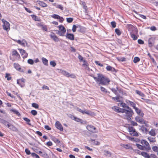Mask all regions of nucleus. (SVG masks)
<instances>
[{
	"label": "nucleus",
	"mask_w": 158,
	"mask_h": 158,
	"mask_svg": "<svg viewBox=\"0 0 158 158\" xmlns=\"http://www.w3.org/2000/svg\"><path fill=\"white\" fill-rule=\"evenodd\" d=\"M5 77L7 78V80L9 81L11 79V77L10 76L9 74L6 73V75Z\"/></svg>",
	"instance_id": "48"
},
{
	"label": "nucleus",
	"mask_w": 158,
	"mask_h": 158,
	"mask_svg": "<svg viewBox=\"0 0 158 158\" xmlns=\"http://www.w3.org/2000/svg\"><path fill=\"white\" fill-rule=\"evenodd\" d=\"M60 73L64 75L66 77H69V73L65 70H60Z\"/></svg>",
	"instance_id": "28"
},
{
	"label": "nucleus",
	"mask_w": 158,
	"mask_h": 158,
	"mask_svg": "<svg viewBox=\"0 0 158 158\" xmlns=\"http://www.w3.org/2000/svg\"><path fill=\"white\" fill-rule=\"evenodd\" d=\"M66 20L68 23H71L73 22V19L72 18H67Z\"/></svg>",
	"instance_id": "50"
},
{
	"label": "nucleus",
	"mask_w": 158,
	"mask_h": 158,
	"mask_svg": "<svg viewBox=\"0 0 158 158\" xmlns=\"http://www.w3.org/2000/svg\"><path fill=\"white\" fill-rule=\"evenodd\" d=\"M41 28L43 30L46 31H48V29L46 26L43 25V26L41 27Z\"/></svg>",
	"instance_id": "56"
},
{
	"label": "nucleus",
	"mask_w": 158,
	"mask_h": 158,
	"mask_svg": "<svg viewBox=\"0 0 158 158\" xmlns=\"http://www.w3.org/2000/svg\"><path fill=\"white\" fill-rule=\"evenodd\" d=\"M31 113L33 115L35 116L37 114V111L35 110H32L31 111Z\"/></svg>",
	"instance_id": "51"
},
{
	"label": "nucleus",
	"mask_w": 158,
	"mask_h": 158,
	"mask_svg": "<svg viewBox=\"0 0 158 158\" xmlns=\"http://www.w3.org/2000/svg\"><path fill=\"white\" fill-rule=\"evenodd\" d=\"M42 88L43 89H47L48 90H49V88L47 86L45 85H44L42 87Z\"/></svg>",
	"instance_id": "57"
},
{
	"label": "nucleus",
	"mask_w": 158,
	"mask_h": 158,
	"mask_svg": "<svg viewBox=\"0 0 158 158\" xmlns=\"http://www.w3.org/2000/svg\"><path fill=\"white\" fill-rule=\"evenodd\" d=\"M128 110L124 109V113H125L126 114L124 116V119L130 121L131 120V117H132L133 112L131 108L130 109H127Z\"/></svg>",
	"instance_id": "4"
},
{
	"label": "nucleus",
	"mask_w": 158,
	"mask_h": 158,
	"mask_svg": "<svg viewBox=\"0 0 158 158\" xmlns=\"http://www.w3.org/2000/svg\"><path fill=\"white\" fill-rule=\"evenodd\" d=\"M112 99L116 102H120V97L119 96H117L115 97H112Z\"/></svg>",
	"instance_id": "38"
},
{
	"label": "nucleus",
	"mask_w": 158,
	"mask_h": 158,
	"mask_svg": "<svg viewBox=\"0 0 158 158\" xmlns=\"http://www.w3.org/2000/svg\"><path fill=\"white\" fill-rule=\"evenodd\" d=\"M115 31L118 35L119 36L121 35V32L118 29H115Z\"/></svg>",
	"instance_id": "41"
},
{
	"label": "nucleus",
	"mask_w": 158,
	"mask_h": 158,
	"mask_svg": "<svg viewBox=\"0 0 158 158\" xmlns=\"http://www.w3.org/2000/svg\"><path fill=\"white\" fill-rule=\"evenodd\" d=\"M52 139L53 141L56 144H59L60 143V141L55 137H52Z\"/></svg>",
	"instance_id": "29"
},
{
	"label": "nucleus",
	"mask_w": 158,
	"mask_h": 158,
	"mask_svg": "<svg viewBox=\"0 0 158 158\" xmlns=\"http://www.w3.org/2000/svg\"><path fill=\"white\" fill-rule=\"evenodd\" d=\"M2 21L3 23L2 27L4 30L7 31H9L10 29L9 23L3 19H2Z\"/></svg>",
	"instance_id": "8"
},
{
	"label": "nucleus",
	"mask_w": 158,
	"mask_h": 158,
	"mask_svg": "<svg viewBox=\"0 0 158 158\" xmlns=\"http://www.w3.org/2000/svg\"><path fill=\"white\" fill-rule=\"evenodd\" d=\"M140 155H142L145 158H150V156L149 154L144 152H142L140 153Z\"/></svg>",
	"instance_id": "22"
},
{
	"label": "nucleus",
	"mask_w": 158,
	"mask_h": 158,
	"mask_svg": "<svg viewBox=\"0 0 158 158\" xmlns=\"http://www.w3.org/2000/svg\"><path fill=\"white\" fill-rule=\"evenodd\" d=\"M84 63L82 64V66L85 67V69L89 68V64L85 60H83Z\"/></svg>",
	"instance_id": "34"
},
{
	"label": "nucleus",
	"mask_w": 158,
	"mask_h": 158,
	"mask_svg": "<svg viewBox=\"0 0 158 158\" xmlns=\"http://www.w3.org/2000/svg\"><path fill=\"white\" fill-rule=\"evenodd\" d=\"M126 102L128 104L130 105L131 106L133 107L134 109L135 106V104L134 102L130 101L129 100L127 99L126 100Z\"/></svg>",
	"instance_id": "20"
},
{
	"label": "nucleus",
	"mask_w": 158,
	"mask_h": 158,
	"mask_svg": "<svg viewBox=\"0 0 158 158\" xmlns=\"http://www.w3.org/2000/svg\"><path fill=\"white\" fill-rule=\"evenodd\" d=\"M83 113L82 114H85L89 115H92L94 114V112H93L91 111H90L89 110H84L83 111Z\"/></svg>",
	"instance_id": "24"
},
{
	"label": "nucleus",
	"mask_w": 158,
	"mask_h": 158,
	"mask_svg": "<svg viewBox=\"0 0 158 158\" xmlns=\"http://www.w3.org/2000/svg\"><path fill=\"white\" fill-rule=\"evenodd\" d=\"M31 16L32 18V19L35 21L40 22L41 21V19L40 17H37L35 15H31Z\"/></svg>",
	"instance_id": "21"
},
{
	"label": "nucleus",
	"mask_w": 158,
	"mask_h": 158,
	"mask_svg": "<svg viewBox=\"0 0 158 158\" xmlns=\"http://www.w3.org/2000/svg\"><path fill=\"white\" fill-rule=\"evenodd\" d=\"M57 27L59 28V30L57 31L56 33L60 36H64L66 31L63 25H60Z\"/></svg>",
	"instance_id": "5"
},
{
	"label": "nucleus",
	"mask_w": 158,
	"mask_h": 158,
	"mask_svg": "<svg viewBox=\"0 0 158 158\" xmlns=\"http://www.w3.org/2000/svg\"><path fill=\"white\" fill-rule=\"evenodd\" d=\"M78 57L80 62H81V61H83V60H83V58L80 55H79L78 56Z\"/></svg>",
	"instance_id": "61"
},
{
	"label": "nucleus",
	"mask_w": 158,
	"mask_h": 158,
	"mask_svg": "<svg viewBox=\"0 0 158 158\" xmlns=\"http://www.w3.org/2000/svg\"><path fill=\"white\" fill-rule=\"evenodd\" d=\"M17 82L19 85H20L22 87L23 85H24V80L23 78L19 80H18Z\"/></svg>",
	"instance_id": "25"
},
{
	"label": "nucleus",
	"mask_w": 158,
	"mask_h": 158,
	"mask_svg": "<svg viewBox=\"0 0 158 158\" xmlns=\"http://www.w3.org/2000/svg\"><path fill=\"white\" fill-rule=\"evenodd\" d=\"M118 105L119 106L123 107V108L130 109V108L125 103L123 102H121L120 104H118Z\"/></svg>",
	"instance_id": "23"
},
{
	"label": "nucleus",
	"mask_w": 158,
	"mask_h": 158,
	"mask_svg": "<svg viewBox=\"0 0 158 158\" xmlns=\"http://www.w3.org/2000/svg\"><path fill=\"white\" fill-rule=\"evenodd\" d=\"M152 149L154 152H158V147L156 146H153L152 148Z\"/></svg>",
	"instance_id": "43"
},
{
	"label": "nucleus",
	"mask_w": 158,
	"mask_h": 158,
	"mask_svg": "<svg viewBox=\"0 0 158 158\" xmlns=\"http://www.w3.org/2000/svg\"><path fill=\"white\" fill-rule=\"evenodd\" d=\"M21 58L20 54L15 49H13L11 53L10 59L12 61L19 60Z\"/></svg>",
	"instance_id": "3"
},
{
	"label": "nucleus",
	"mask_w": 158,
	"mask_h": 158,
	"mask_svg": "<svg viewBox=\"0 0 158 158\" xmlns=\"http://www.w3.org/2000/svg\"><path fill=\"white\" fill-rule=\"evenodd\" d=\"M149 134L151 136H154L156 135L155 129H152L149 132Z\"/></svg>",
	"instance_id": "27"
},
{
	"label": "nucleus",
	"mask_w": 158,
	"mask_h": 158,
	"mask_svg": "<svg viewBox=\"0 0 158 158\" xmlns=\"http://www.w3.org/2000/svg\"><path fill=\"white\" fill-rule=\"evenodd\" d=\"M25 152L27 154V155H29L30 154H31V153L30 152V151L28 149V148H26L25 149Z\"/></svg>",
	"instance_id": "59"
},
{
	"label": "nucleus",
	"mask_w": 158,
	"mask_h": 158,
	"mask_svg": "<svg viewBox=\"0 0 158 158\" xmlns=\"http://www.w3.org/2000/svg\"><path fill=\"white\" fill-rule=\"evenodd\" d=\"M50 64L53 67H55L56 65V63L54 61H51L50 62Z\"/></svg>",
	"instance_id": "49"
},
{
	"label": "nucleus",
	"mask_w": 158,
	"mask_h": 158,
	"mask_svg": "<svg viewBox=\"0 0 158 158\" xmlns=\"http://www.w3.org/2000/svg\"><path fill=\"white\" fill-rule=\"evenodd\" d=\"M158 40V36H154L150 38L148 40V45L150 47H152L155 40Z\"/></svg>",
	"instance_id": "6"
},
{
	"label": "nucleus",
	"mask_w": 158,
	"mask_h": 158,
	"mask_svg": "<svg viewBox=\"0 0 158 158\" xmlns=\"http://www.w3.org/2000/svg\"><path fill=\"white\" fill-rule=\"evenodd\" d=\"M51 17L55 19H58L60 17V16L56 14H53V15L51 16Z\"/></svg>",
	"instance_id": "42"
},
{
	"label": "nucleus",
	"mask_w": 158,
	"mask_h": 158,
	"mask_svg": "<svg viewBox=\"0 0 158 158\" xmlns=\"http://www.w3.org/2000/svg\"><path fill=\"white\" fill-rule=\"evenodd\" d=\"M32 106L36 109L38 108L39 107V105L35 103H33L32 104Z\"/></svg>",
	"instance_id": "46"
},
{
	"label": "nucleus",
	"mask_w": 158,
	"mask_h": 158,
	"mask_svg": "<svg viewBox=\"0 0 158 158\" xmlns=\"http://www.w3.org/2000/svg\"><path fill=\"white\" fill-rule=\"evenodd\" d=\"M131 37L133 39V40H135L138 39V37L135 34L131 33L130 34Z\"/></svg>",
	"instance_id": "37"
},
{
	"label": "nucleus",
	"mask_w": 158,
	"mask_h": 158,
	"mask_svg": "<svg viewBox=\"0 0 158 158\" xmlns=\"http://www.w3.org/2000/svg\"><path fill=\"white\" fill-rule=\"evenodd\" d=\"M122 146L126 148V149H132V147L130 146L128 144H123Z\"/></svg>",
	"instance_id": "35"
},
{
	"label": "nucleus",
	"mask_w": 158,
	"mask_h": 158,
	"mask_svg": "<svg viewBox=\"0 0 158 158\" xmlns=\"http://www.w3.org/2000/svg\"><path fill=\"white\" fill-rule=\"evenodd\" d=\"M135 120L137 122L141 124H145V121L142 118L139 117H136L135 118Z\"/></svg>",
	"instance_id": "17"
},
{
	"label": "nucleus",
	"mask_w": 158,
	"mask_h": 158,
	"mask_svg": "<svg viewBox=\"0 0 158 158\" xmlns=\"http://www.w3.org/2000/svg\"><path fill=\"white\" fill-rule=\"evenodd\" d=\"M127 28L129 30H131L132 29L133 27V25L131 24H127Z\"/></svg>",
	"instance_id": "53"
},
{
	"label": "nucleus",
	"mask_w": 158,
	"mask_h": 158,
	"mask_svg": "<svg viewBox=\"0 0 158 158\" xmlns=\"http://www.w3.org/2000/svg\"><path fill=\"white\" fill-rule=\"evenodd\" d=\"M111 24L113 28H115L116 27V23L114 21L111 22Z\"/></svg>",
	"instance_id": "58"
},
{
	"label": "nucleus",
	"mask_w": 158,
	"mask_h": 158,
	"mask_svg": "<svg viewBox=\"0 0 158 158\" xmlns=\"http://www.w3.org/2000/svg\"><path fill=\"white\" fill-rule=\"evenodd\" d=\"M112 109L117 113H124V109H122L117 106H114L112 107Z\"/></svg>",
	"instance_id": "11"
},
{
	"label": "nucleus",
	"mask_w": 158,
	"mask_h": 158,
	"mask_svg": "<svg viewBox=\"0 0 158 158\" xmlns=\"http://www.w3.org/2000/svg\"><path fill=\"white\" fill-rule=\"evenodd\" d=\"M72 118L76 122H80L82 123H83V121L82 119L79 118H77L74 116H72Z\"/></svg>",
	"instance_id": "26"
},
{
	"label": "nucleus",
	"mask_w": 158,
	"mask_h": 158,
	"mask_svg": "<svg viewBox=\"0 0 158 158\" xmlns=\"http://www.w3.org/2000/svg\"><path fill=\"white\" fill-rule=\"evenodd\" d=\"M95 63L98 65V66H100V67H102L103 66V64H101L100 63L99 61H95Z\"/></svg>",
	"instance_id": "60"
},
{
	"label": "nucleus",
	"mask_w": 158,
	"mask_h": 158,
	"mask_svg": "<svg viewBox=\"0 0 158 158\" xmlns=\"http://www.w3.org/2000/svg\"><path fill=\"white\" fill-rule=\"evenodd\" d=\"M148 140L150 142L154 143L156 141L155 138L151 137H148Z\"/></svg>",
	"instance_id": "39"
},
{
	"label": "nucleus",
	"mask_w": 158,
	"mask_h": 158,
	"mask_svg": "<svg viewBox=\"0 0 158 158\" xmlns=\"http://www.w3.org/2000/svg\"><path fill=\"white\" fill-rule=\"evenodd\" d=\"M95 80L96 82H99V84L102 85H107L110 84V79L100 73L97 74V77H95L94 75H91Z\"/></svg>",
	"instance_id": "1"
},
{
	"label": "nucleus",
	"mask_w": 158,
	"mask_h": 158,
	"mask_svg": "<svg viewBox=\"0 0 158 158\" xmlns=\"http://www.w3.org/2000/svg\"><path fill=\"white\" fill-rule=\"evenodd\" d=\"M106 69L107 71L115 72H117L115 68L109 65H108L106 66Z\"/></svg>",
	"instance_id": "18"
},
{
	"label": "nucleus",
	"mask_w": 158,
	"mask_h": 158,
	"mask_svg": "<svg viewBox=\"0 0 158 158\" xmlns=\"http://www.w3.org/2000/svg\"><path fill=\"white\" fill-rule=\"evenodd\" d=\"M18 50L24 59L27 57L28 54L26 52L25 50L21 48H19Z\"/></svg>",
	"instance_id": "13"
},
{
	"label": "nucleus",
	"mask_w": 158,
	"mask_h": 158,
	"mask_svg": "<svg viewBox=\"0 0 158 158\" xmlns=\"http://www.w3.org/2000/svg\"><path fill=\"white\" fill-rule=\"evenodd\" d=\"M13 40L15 42H17L18 44L23 47H25L27 44V42L24 39H23L22 40H17L15 39H13Z\"/></svg>",
	"instance_id": "9"
},
{
	"label": "nucleus",
	"mask_w": 158,
	"mask_h": 158,
	"mask_svg": "<svg viewBox=\"0 0 158 158\" xmlns=\"http://www.w3.org/2000/svg\"><path fill=\"white\" fill-rule=\"evenodd\" d=\"M27 63L30 64H33L34 63V61L31 59H29L27 60Z\"/></svg>",
	"instance_id": "52"
},
{
	"label": "nucleus",
	"mask_w": 158,
	"mask_h": 158,
	"mask_svg": "<svg viewBox=\"0 0 158 158\" xmlns=\"http://www.w3.org/2000/svg\"><path fill=\"white\" fill-rule=\"evenodd\" d=\"M140 61V58L138 57H135L134 58L133 62L134 63H136Z\"/></svg>",
	"instance_id": "44"
},
{
	"label": "nucleus",
	"mask_w": 158,
	"mask_h": 158,
	"mask_svg": "<svg viewBox=\"0 0 158 158\" xmlns=\"http://www.w3.org/2000/svg\"><path fill=\"white\" fill-rule=\"evenodd\" d=\"M23 119L24 120H25V121L27 122V124L29 125H31V124L30 122V120L28 118H23Z\"/></svg>",
	"instance_id": "40"
},
{
	"label": "nucleus",
	"mask_w": 158,
	"mask_h": 158,
	"mask_svg": "<svg viewBox=\"0 0 158 158\" xmlns=\"http://www.w3.org/2000/svg\"><path fill=\"white\" fill-rule=\"evenodd\" d=\"M135 92L137 94L139 95L140 96L144 97L145 96L144 94L142 92H141L140 91L138 90H135Z\"/></svg>",
	"instance_id": "36"
},
{
	"label": "nucleus",
	"mask_w": 158,
	"mask_h": 158,
	"mask_svg": "<svg viewBox=\"0 0 158 158\" xmlns=\"http://www.w3.org/2000/svg\"><path fill=\"white\" fill-rule=\"evenodd\" d=\"M135 12L138 14L139 16L141 18H143V19H147L146 18V17L145 16L143 15H141V14H138L137 13V12L136 11H135Z\"/></svg>",
	"instance_id": "45"
},
{
	"label": "nucleus",
	"mask_w": 158,
	"mask_h": 158,
	"mask_svg": "<svg viewBox=\"0 0 158 158\" xmlns=\"http://www.w3.org/2000/svg\"><path fill=\"white\" fill-rule=\"evenodd\" d=\"M65 36L66 38L71 40H73L74 39V35L72 34L67 33Z\"/></svg>",
	"instance_id": "16"
},
{
	"label": "nucleus",
	"mask_w": 158,
	"mask_h": 158,
	"mask_svg": "<svg viewBox=\"0 0 158 158\" xmlns=\"http://www.w3.org/2000/svg\"><path fill=\"white\" fill-rule=\"evenodd\" d=\"M134 109L135 110V111L138 114L140 115L142 117H143L144 115V114L143 112L141 111V110H140L138 109L136 107H135Z\"/></svg>",
	"instance_id": "19"
},
{
	"label": "nucleus",
	"mask_w": 158,
	"mask_h": 158,
	"mask_svg": "<svg viewBox=\"0 0 158 158\" xmlns=\"http://www.w3.org/2000/svg\"><path fill=\"white\" fill-rule=\"evenodd\" d=\"M14 66L15 68V69L18 71H19L20 72H24V71H23V70H21V68L20 67V66L19 64L17 63H15L14 64Z\"/></svg>",
	"instance_id": "15"
},
{
	"label": "nucleus",
	"mask_w": 158,
	"mask_h": 158,
	"mask_svg": "<svg viewBox=\"0 0 158 158\" xmlns=\"http://www.w3.org/2000/svg\"><path fill=\"white\" fill-rule=\"evenodd\" d=\"M138 42L140 44H143L144 43V41L141 39H139L138 40Z\"/></svg>",
	"instance_id": "64"
},
{
	"label": "nucleus",
	"mask_w": 158,
	"mask_h": 158,
	"mask_svg": "<svg viewBox=\"0 0 158 158\" xmlns=\"http://www.w3.org/2000/svg\"><path fill=\"white\" fill-rule=\"evenodd\" d=\"M56 7L57 8L60 9L61 10H62L64 9L63 6L60 5H58L56 6Z\"/></svg>",
	"instance_id": "55"
},
{
	"label": "nucleus",
	"mask_w": 158,
	"mask_h": 158,
	"mask_svg": "<svg viewBox=\"0 0 158 158\" xmlns=\"http://www.w3.org/2000/svg\"><path fill=\"white\" fill-rule=\"evenodd\" d=\"M41 6L43 7H45L47 6V5L45 2L40 1L38 3Z\"/></svg>",
	"instance_id": "30"
},
{
	"label": "nucleus",
	"mask_w": 158,
	"mask_h": 158,
	"mask_svg": "<svg viewBox=\"0 0 158 158\" xmlns=\"http://www.w3.org/2000/svg\"><path fill=\"white\" fill-rule=\"evenodd\" d=\"M10 111L13 112L15 114H16L19 117L20 116L21 114L18 111L14 109H11L10 110Z\"/></svg>",
	"instance_id": "31"
},
{
	"label": "nucleus",
	"mask_w": 158,
	"mask_h": 158,
	"mask_svg": "<svg viewBox=\"0 0 158 158\" xmlns=\"http://www.w3.org/2000/svg\"><path fill=\"white\" fill-rule=\"evenodd\" d=\"M101 90V91L105 93H107V91L106 90V89L104 88V87L101 86L100 87Z\"/></svg>",
	"instance_id": "54"
},
{
	"label": "nucleus",
	"mask_w": 158,
	"mask_h": 158,
	"mask_svg": "<svg viewBox=\"0 0 158 158\" xmlns=\"http://www.w3.org/2000/svg\"><path fill=\"white\" fill-rule=\"evenodd\" d=\"M141 143L143 145L136 143V145L138 148L141 150H145L148 152L151 149V148L149 143L146 140L142 139Z\"/></svg>",
	"instance_id": "2"
},
{
	"label": "nucleus",
	"mask_w": 158,
	"mask_h": 158,
	"mask_svg": "<svg viewBox=\"0 0 158 158\" xmlns=\"http://www.w3.org/2000/svg\"><path fill=\"white\" fill-rule=\"evenodd\" d=\"M50 36L55 42H58L59 41V38L53 32L51 33L50 35Z\"/></svg>",
	"instance_id": "14"
},
{
	"label": "nucleus",
	"mask_w": 158,
	"mask_h": 158,
	"mask_svg": "<svg viewBox=\"0 0 158 158\" xmlns=\"http://www.w3.org/2000/svg\"><path fill=\"white\" fill-rule=\"evenodd\" d=\"M150 29L153 31H156L157 30L156 28L154 26H152L150 27Z\"/></svg>",
	"instance_id": "62"
},
{
	"label": "nucleus",
	"mask_w": 158,
	"mask_h": 158,
	"mask_svg": "<svg viewBox=\"0 0 158 158\" xmlns=\"http://www.w3.org/2000/svg\"><path fill=\"white\" fill-rule=\"evenodd\" d=\"M131 125L134 126H137L138 125V124L136 122L132 121H131Z\"/></svg>",
	"instance_id": "63"
},
{
	"label": "nucleus",
	"mask_w": 158,
	"mask_h": 158,
	"mask_svg": "<svg viewBox=\"0 0 158 158\" xmlns=\"http://www.w3.org/2000/svg\"><path fill=\"white\" fill-rule=\"evenodd\" d=\"M128 128L130 134L131 135L135 136H139L138 133L136 131L134 127L129 126L128 127Z\"/></svg>",
	"instance_id": "7"
},
{
	"label": "nucleus",
	"mask_w": 158,
	"mask_h": 158,
	"mask_svg": "<svg viewBox=\"0 0 158 158\" xmlns=\"http://www.w3.org/2000/svg\"><path fill=\"white\" fill-rule=\"evenodd\" d=\"M31 155L33 157H34L35 158H40L39 156L35 153H32Z\"/></svg>",
	"instance_id": "47"
},
{
	"label": "nucleus",
	"mask_w": 158,
	"mask_h": 158,
	"mask_svg": "<svg viewBox=\"0 0 158 158\" xmlns=\"http://www.w3.org/2000/svg\"><path fill=\"white\" fill-rule=\"evenodd\" d=\"M56 127L60 131L63 130V127L62 125L59 121H56L55 124Z\"/></svg>",
	"instance_id": "12"
},
{
	"label": "nucleus",
	"mask_w": 158,
	"mask_h": 158,
	"mask_svg": "<svg viewBox=\"0 0 158 158\" xmlns=\"http://www.w3.org/2000/svg\"><path fill=\"white\" fill-rule=\"evenodd\" d=\"M86 129L90 132L92 133H96V128L93 126L91 125H88L86 127Z\"/></svg>",
	"instance_id": "10"
},
{
	"label": "nucleus",
	"mask_w": 158,
	"mask_h": 158,
	"mask_svg": "<svg viewBox=\"0 0 158 158\" xmlns=\"http://www.w3.org/2000/svg\"><path fill=\"white\" fill-rule=\"evenodd\" d=\"M42 60L44 65L46 66L48 65V61L44 57H42Z\"/></svg>",
	"instance_id": "33"
},
{
	"label": "nucleus",
	"mask_w": 158,
	"mask_h": 158,
	"mask_svg": "<svg viewBox=\"0 0 158 158\" xmlns=\"http://www.w3.org/2000/svg\"><path fill=\"white\" fill-rule=\"evenodd\" d=\"M9 128L11 130L14 131H17L18 130V129L16 127L11 124Z\"/></svg>",
	"instance_id": "32"
}]
</instances>
